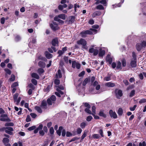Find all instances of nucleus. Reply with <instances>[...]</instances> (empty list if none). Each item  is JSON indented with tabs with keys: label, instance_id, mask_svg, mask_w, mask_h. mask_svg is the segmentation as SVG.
Returning <instances> with one entry per match:
<instances>
[{
	"label": "nucleus",
	"instance_id": "1",
	"mask_svg": "<svg viewBox=\"0 0 146 146\" xmlns=\"http://www.w3.org/2000/svg\"><path fill=\"white\" fill-rule=\"evenodd\" d=\"M97 33V30L93 29H90L89 30L83 31L80 33L81 36L83 38L87 36V35H92L96 34Z\"/></svg>",
	"mask_w": 146,
	"mask_h": 146
},
{
	"label": "nucleus",
	"instance_id": "2",
	"mask_svg": "<svg viewBox=\"0 0 146 146\" xmlns=\"http://www.w3.org/2000/svg\"><path fill=\"white\" fill-rule=\"evenodd\" d=\"M94 45H92V48H90L89 50V52L90 53H93L94 56H96L99 52V47H95Z\"/></svg>",
	"mask_w": 146,
	"mask_h": 146
},
{
	"label": "nucleus",
	"instance_id": "3",
	"mask_svg": "<svg viewBox=\"0 0 146 146\" xmlns=\"http://www.w3.org/2000/svg\"><path fill=\"white\" fill-rule=\"evenodd\" d=\"M0 131H5L6 133L10 135H12L13 134L12 131H13V129L12 127H3L0 129Z\"/></svg>",
	"mask_w": 146,
	"mask_h": 146
},
{
	"label": "nucleus",
	"instance_id": "4",
	"mask_svg": "<svg viewBox=\"0 0 146 146\" xmlns=\"http://www.w3.org/2000/svg\"><path fill=\"white\" fill-rule=\"evenodd\" d=\"M146 46V42L143 41L141 43H137L136 47L138 51H140L143 48Z\"/></svg>",
	"mask_w": 146,
	"mask_h": 146
},
{
	"label": "nucleus",
	"instance_id": "5",
	"mask_svg": "<svg viewBox=\"0 0 146 146\" xmlns=\"http://www.w3.org/2000/svg\"><path fill=\"white\" fill-rule=\"evenodd\" d=\"M77 44L79 45H81L82 46V48L85 49H87L86 46L87 42L83 38L81 39L80 40L77 41Z\"/></svg>",
	"mask_w": 146,
	"mask_h": 146
},
{
	"label": "nucleus",
	"instance_id": "6",
	"mask_svg": "<svg viewBox=\"0 0 146 146\" xmlns=\"http://www.w3.org/2000/svg\"><path fill=\"white\" fill-rule=\"evenodd\" d=\"M56 100V98L55 96H52L50 98H49L47 100V102L49 105H51L52 103H54Z\"/></svg>",
	"mask_w": 146,
	"mask_h": 146
},
{
	"label": "nucleus",
	"instance_id": "7",
	"mask_svg": "<svg viewBox=\"0 0 146 146\" xmlns=\"http://www.w3.org/2000/svg\"><path fill=\"white\" fill-rule=\"evenodd\" d=\"M115 96L117 98L119 99L122 96L123 93L122 91L118 89H116L115 90Z\"/></svg>",
	"mask_w": 146,
	"mask_h": 146
},
{
	"label": "nucleus",
	"instance_id": "8",
	"mask_svg": "<svg viewBox=\"0 0 146 146\" xmlns=\"http://www.w3.org/2000/svg\"><path fill=\"white\" fill-rule=\"evenodd\" d=\"M72 67L74 68H76L77 69H80V64L75 61H73L72 62Z\"/></svg>",
	"mask_w": 146,
	"mask_h": 146
},
{
	"label": "nucleus",
	"instance_id": "9",
	"mask_svg": "<svg viewBox=\"0 0 146 146\" xmlns=\"http://www.w3.org/2000/svg\"><path fill=\"white\" fill-rule=\"evenodd\" d=\"M50 27L54 31L58 30L59 28L57 23L54 22H53L52 23L50 24Z\"/></svg>",
	"mask_w": 146,
	"mask_h": 146
},
{
	"label": "nucleus",
	"instance_id": "10",
	"mask_svg": "<svg viewBox=\"0 0 146 146\" xmlns=\"http://www.w3.org/2000/svg\"><path fill=\"white\" fill-rule=\"evenodd\" d=\"M109 113L110 117L114 119L117 118V115L115 111H113L112 110H110L109 111Z\"/></svg>",
	"mask_w": 146,
	"mask_h": 146
},
{
	"label": "nucleus",
	"instance_id": "11",
	"mask_svg": "<svg viewBox=\"0 0 146 146\" xmlns=\"http://www.w3.org/2000/svg\"><path fill=\"white\" fill-rule=\"evenodd\" d=\"M113 58V56L110 54H108L106 58V61L108 62L110 64H111Z\"/></svg>",
	"mask_w": 146,
	"mask_h": 146
},
{
	"label": "nucleus",
	"instance_id": "12",
	"mask_svg": "<svg viewBox=\"0 0 146 146\" xmlns=\"http://www.w3.org/2000/svg\"><path fill=\"white\" fill-rule=\"evenodd\" d=\"M1 118L0 120L2 121H9L10 119L7 117V116L6 114H2L1 116Z\"/></svg>",
	"mask_w": 146,
	"mask_h": 146
},
{
	"label": "nucleus",
	"instance_id": "13",
	"mask_svg": "<svg viewBox=\"0 0 146 146\" xmlns=\"http://www.w3.org/2000/svg\"><path fill=\"white\" fill-rule=\"evenodd\" d=\"M99 50L98 53L99 56L100 57H102L105 55V51L101 48H99Z\"/></svg>",
	"mask_w": 146,
	"mask_h": 146
},
{
	"label": "nucleus",
	"instance_id": "14",
	"mask_svg": "<svg viewBox=\"0 0 146 146\" xmlns=\"http://www.w3.org/2000/svg\"><path fill=\"white\" fill-rule=\"evenodd\" d=\"M3 141L5 146H11L10 144L9 143V140L7 138H4Z\"/></svg>",
	"mask_w": 146,
	"mask_h": 146
},
{
	"label": "nucleus",
	"instance_id": "15",
	"mask_svg": "<svg viewBox=\"0 0 146 146\" xmlns=\"http://www.w3.org/2000/svg\"><path fill=\"white\" fill-rule=\"evenodd\" d=\"M130 64L132 68L135 67L137 66L136 60L131 59Z\"/></svg>",
	"mask_w": 146,
	"mask_h": 146
},
{
	"label": "nucleus",
	"instance_id": "16",
	"mask_svg": "<svg viewBox=\"0 0 146 146\" xmlns=\"http://www.w3.org/2000/svg\"><path fill=\"white\" fill-rule=\"evenodd\" d=\"M62 72H64V69L62 68L61 70L59 69L58 70V73L56 74V76L57 78H61L62 77Z\"/></svg>",
	"mask_w": 146,
	"mask_h": 146
},
{
	"label": "nucleus",
	"instance_id": "17",
	"mask_svg": "<svg viewBox=\"0 0 146 146\" xmlns=\"http://www.w3.org/2000/svg\"><path fill=\"white\" fill-rule=\"evenodd\" d=\"M58 41L57 38H54L53 39L52 42V44L53 46H57Z\"/></svg>",
	"mask_w": 146,
	"mask_h": 146
},
{
	"label": "nucleus",
	"instance_id": "18",
	"mask_svg": "<svg viewBox=\"0 0 146 146\" xmlns=\"http://www.w3.org/2000/svg\"><path fill=\"white\" fill-rule=\"evenodd\" d=\"M56 90L58 92H55V94L59 97H60V94L62 95L63 94V92L59 89L58 88H56Z\"/></svg>",
	"mask_w": 146,
	"mask_h": 146
},
{
	"label": "nucleus",
	"instance_id": "19",
	"mask_svg": "<svg viewBox=\"0 0 146 146\" xmlns=\"http://www.w3.org/2000/svg\"><path fill=\"white\" fill-rule=\"evenodd\" d=\"M101 13L100 11H97L94 12L92 14V17H94L96 16H99L101 15Z\"/></svg>",
	"mask_w": 146,
	"mask_h": 146
},
{
	"label": "nucleus",
	"instance_id": "20",
	"mask_svg": "<svg viewBox=\"0 0 146 146\" xmlns=\"http://www.w3.org/2000/svg\"><path fill=\"white\" fill-rule=\"evenodd\" d=\"M78 91L79 94L80 95H81L84 94V89L83 87H82L81 88H79L78 89Z\"/></svg>",
	"mask_w": 146,
	"mask_h": 146
},
{
	"label": "nucleus",
	"instance_id": "21",
	"mask_svg": "<svg viewBox=\"0 0 146 146\" xmlns=\"http://www.w3.org/2000/svg\"><path fill=\"white\" fill-rule=\"evenodd\" d=\"M105 85L106 86L109 87H113L115 86V84L114 83H111V82H108L106 83Z\"/></svg>",
	"mask_w": 146,
	"mask_h": 146
},
{
	"label": "nucleus",
	"instance_id": "22",
	"mask_svg": "<svg viewBox=\"0 0 146 146\" xmlns=\"http://www.w3.org/2000/svg\"><path fill=\"white\" fill-rule=\"evenodd\" d=\"M38 65L39 66L42 68H44L46 66L45 63L42 61H40L38 62Z\"/></svg>",
	"mask_w": 146,
	"mask_h": 146
},
{
	"label": "nucleus",
	"instance_id": "23",
	"mask_svg": "<svg viewBox=\"0 0 146 146\" xmlns=\"http://www.w3.org/2000/svg\"><path fill=\"white\" fill-rule=\"evenodd\" d=\"M45 54L46 57L48 59L51 58L52 57V55L47 51L45 52Z\"/></svg>",
	"mask_w": 146,
	"mask_h": 146
},
{
	"label": "nucleus",
	"instance_id": "24",
	"mask_svg": "<svg viewBox=\"0 0 146 146\" xmlns=\"http://www.w3.org/2000/svg\"><path fill=\"white\" fill-rule=\"evenodd\" d=\"M117 113L119 116H121L123 113V110L121 108H119L117 111Z\"/></svg>",
	"mask_w": 146,
	"mask_h": 146
},
{
	"label": "nucleus",
	"instance_id": "25",
	"mask_svg": "<svg viewBox=\"0 0 146 146\" xmlns=\"http://www.w3.org/2000/svg\"><path fill=\"white\" fill-rule=\"evenodd\" d=\"M124 1V0H121L120 2L118 4H115V5H113L112 6L113 7V8H114L115 7H120L121 5V4H122Z\"/></svg>",
	"mask_w": 146,
	"mask_h": 146
},
{
	"label": "nucleus",
	"instance_id": "26",
	"mask_svg": "<svg viewBox=\"0 0 146 146\" xmlns=\"http://www.w3.org/2000/svg\"><path fill=\"white\" fill-rule=\"evenodd\" d=\"M31 76L33 78H35L36 79H38L39 78V76L36 73H33L31 74Z\"/></svg>",
	"mask_w": 146,
	"mask_h": 146
},
{
	"label": "nucleus",
	"instance_id": "27",
	"mask_svg": "<svg viewBox=\"0 0 146 146\" xmlns=\"http://www.w3.org/2000/svg\"><path fill=\"white\" fill-rule=\"evenodd\" d=\"M63 129V127L62 126L59 127L58 130L56 131V133L59 136L61 135V132Z\"/></svg>",
	"mask_w": 146,
	"mask_h": 146
},
{
	"label": "nucleus",
	"instance_id": "28",
	"mask_svg": "<svg viewBox=\"0 0 146 146\" xmlns=\"http://www.w3.org/2000/svg\"><path fill=\"white\" fill-rule=\"evenodd\" d=\"M46 103L45 101L43 100L41 103V106L42 108H45L46 107Z\"/></svg>",
	"mask_w": 146,
	"mask_h": 146
},
{
	"label": "nucleus",
	"instance_id": "29",
	"mask_svg": "<svg viewBox=\"0 0 146 146\" xmlns=\"http://www.w3.org/2000/svg\"><path fill=\"white\" fill-rule=\"evenodd\" d=\"M21 39L20 36L19 35H16L15 36V40L16 41H19Z\"/></svg>",
	"mask_w": 146,
	"mask_h": 146
},
{
	"label": "nucleus",
	"instance_id": "30",
	"mask_svg": "<svg viewBox=\"0 0 146 146\" xmlns=\"http://www.w3.org/2000/svg\"><path fill=\"white\" fill-rule=\"evenodd\" d=\"M36 42V39L35 38H33L32 39V42H30L29 44V47L32 48H33L32 46H31V44L32 43H35Z\"/></svg>",
	"mask_w": 146,
	"mask_h": 146
},
{
	"label": "nucleus",
	"instance_id": "31",
	"mask_svg": "<svg viewBox=\"0 0 146 146\" xmlns=\"http://www.w3.org/2000/svg\"><path fill=\"white\" fill-rule=\"evenodd\" d=\"M96 9L98 10H104V7L101 5H98L96 7Z\"/></svg>",
	"mask_w": 146,
	"mask_h": 146
},
{
	"label": "nucleus",
	"instance_id": "32",
	"mask_svg": "<svg viewBox=\"0 0 146 146\" xmlns=\"http://www.w3.org/2000/svg\"><path fill=\"white\" fill-rule=\"evenodd\" d=\"M58 17L63 20L66 19V15L64 14H61L58 15Z\"/></svg>",
	"mask_w": 146,
	"mask_h": 146
},
{
	"label": "nucleus",
	"instance_id": "33",
	"mask_svg": "<svg viewBox=\"0 0 146 146\" xmlns=\"http://www.w3.org/2000/svg\"><path fill=\"white\" fill-rule=\"evenodd\" d=\"M116 68L117 69H119L120 70L121 69V63L119 61L117 62L116 66Z\"/></svg>",
	"mask_w": 146,
	"mask_h": 146
},
{
	"label": "nucleus",
	"instance_id": "34",
	"mask_svg": "<svg viewBox=\"0 0 146 146\" xmlns=\"http://www.w3.org/2000/svg\"><path fill=\"white\" fill-rule=\"evenodd\" d=\"M99 115L100 116L104 118H106V115L102 111H101L100 112Z\"/></svg>",
	"mask_w": 146,
	"mask_h": 146
},
{
	"label": "nucleus",
	"instance_id": "35",
	"mask_svg": "<svg viewBox=\"0 0 146 146\" xmlns=\"http://www.w3.org/2000/svg\"><path fill=\"white\" fill-rule=\"evenodd\" d=\"M35 109L39 113H41L42 112V110L40 107L38 106H36L35 108Z\"/></svg>",
	"mask_w": 146,
	"mask_h": 146
},
{
	"label": "nucleus",
	"instance_id": "36",
	"mask_svg": "<svg viewBox=\"0 0 146 146\" xmlns=\"http://www.w3.org/2000/svg\"><path fill=\"white\" fill-rule=\"evenodd\" d=\"M37 72L39 74H40L44 72V70L42 68H39Z\"/></svg>",
	"mask_w": 146,
	"mask_h": 146
},
{
	"label": "nucleus",
	"instance_id": "37",
	"mask_svg": "<svg viewBox=\"0 0 146 146\" xmlns=\"http://www.w3.org/2000/svg\"><path fill=\"white\" fill-rule=\"evenodd\" d=\"M82 129L80 128H78L76 129V132L77 134H80L82 131Z\"/></svg>",
	"mask_w": 146,
	"mask_h": 146
},
{
	"label": "nucleus",
	"instance_id": "38",
	"mask_svg": "<svg viewBox=\"0 0 146 146\" xmlns=\"http://www.w3.org/2000/svg\"><path fill=\"white\" fill-rule=\"evenodd\" d=\"M89 108H86L85 109V112L89 113V114H92L93 115H94V114L93 113H92L91 111L89 109Z\"/></svg>",
	"mask_w": 146,
	"mask_h": 146
},
{
	"label": "nucleus",
	"instance_id": "39",
	"mask_svg": "<svg viewBox=\"0 0 146 146\" xmlns=\"http://www.w3.org/2000/svg\"><path fill=\"white\" fill-rule=\"evenodd\" d=\"M70 20L69 21V23H72L74 21V17L73 16H70Z\"/></svg>",
	"mask_w": 146,
	"mask_h": 146
},
{
	"label": "nucleus",
	"instance_id": "40",
	"mask_svg": "<svg viewBox=\"0 0 146 146\" xmlns=\"http://www.w3.org/2000/svg\"><path fill=\"white\" fill-rule=\"evenodd\" d=\"M122 65L123 67H125L126 65V61L125 59H123L121 60Z\"/></svg>",
	"mask_w": 146,
	"mask_h": 146
},
{
	"label": "nucleus",
	"instance_id": "41",
	"mask_svg": "<svg viewBox=\"0 0 146 146\" xmlns=\"http://www.w3.org/2000/svg\"><path fill=\"white\" fill-rule=\"evenodd\" d=\"M100 3L103 4L104 6H106L107 2L106 0H102L100 1Z\"/></svg>",
	"mask_w": 146,
	"mask_h": 146
},
{
	"label": "nucleus",
	"instance_id": "42",
	"mask_svg": "<svg viewBox=\"0 0 146 146\" xmlns=\"http://www.w3.org/2000/svg\"><path fill=\"white\" fill-rule=\"evenodd\" d=\"M5 125L6 126H13L14 125V124L12 122L7 123H5Z\"/></svg>",
	"mask_w": 146,
	"mask_h": 146
},
{
	"label": "nucleus",
	"instance_id": "43",
	"mask_svg": "<svg viewBox=\"0 0 146 146\" xmlns=\"http://www.w3.org/2000/svg\"><path fill=\"white\" fill-rule=\"evenodd\" d=\"M79 139V138L77 137H74V138H72L71 140H70L69 141V142L70 143L72 141H74L76 140H78Z\"/></svg>",
	"mask_w": 146,
	"mask_h": 146
},
{
	"label": "nucleus",
	"instance_id": "44",
	"mask_svg": "<svg viewBox=\"0 0 146 146\" xmlns=\"http://www.w3.org/2000/svg\"><path fill=\"white\" fill-rule=\"evenodd\" d=\"M87 135V132L85 131L81 136V139L83 140Z\"/></svg>",
	"mask_w": 146,
	"mask_h": 146
},
{
	"label": "nucleus",
	"instance_id": "45",
	"mask_svg": "<svg viewBox=\"0 0 146 146\" xmlns=\"http://www.w3.org/2000/svg\"><path fill=\"white\" fill-rule=\"evenodd\" d=\"M21 100V98L19 97L17 99V100H16V101H15L14 102L17 105H18L20 102Z\"/></svg>",
	"mask_w": 146,
	"mask_h": 146
},
{
	"label": "nucleus",
	"instance_id": "46",
	"mask_svg": "<svg viewBox=\"0 0 146 146\" xmlns=\"http://www.w3.org/2000/svg\"><path fill=\"white\" fill-rule=\"evenodd\" d=\"M86 125V124L85 122H82L80 124V126L82 129H83L85 127Z\"/></svg>",
	"mask_w": 146,
	"mask_h": 146
},
{
	"label": "nucleus",
	"instance_id": "47",
	"mask_svg": "<svg viewBox=\"0 0 146 146\" xmlns=\"http://www.w3.org/2000/svg\"><path fill=\"white\" fill-rule=\"evenodd\" d=\"M95 139H98L100 138V136L98 134H94L92 136Z\"/></svg>",
	"mask_w": 146,
	"mask_h": 146
},
{
	"label": "nucleus",
	"instance_id": "48",
	"mask_svg": "<svg viewBox=\"0 0 146 146\" xmlns=\"http://www.w3.org/2000/svg\"><path fill=\"white\" fill-rule=\"evenodd\" d=\"M18 94L17 93L15 94L13 96V99L14 100V101H16V100L18 98Z\"/></svg>",
	"mask_w": 146,
	"mask_h": 146
},
{
	"label": "nucleus",
	"instance_id": "49",
	"mask_svg": "<svg viewBox=\"0 0 146 146\" xmlns=\"http://www.w3.org/2000/svg\"><path fill=\"white\" fill-rule=\"evenodd\" d=\"M93 118L92 117L91 115L88 116L86 118V120L88 121H90Z\"/></svg>",
	"mask_w": 146,
	"mask_h": 146
},
{
	"label": "nucleus",
	"instance_id": "50",
	"mask_svg": "<svg viewBox=\"0 0 146 146\" xmlns=\"http://www.w3.org/2000/svg\"><path fill=\"white\" fill-rule=\"evenodd\" d=\"M32 82L34 84V85H36L37 84V81L34 79H32L31 80Z\"/></svg>",
	"mask_w": 146,
	"mask_h": 146
},
{
	"label": "nucleus",
	"instance_id": "51",
	"mask_svg": "<svg viewBox=\"0 0 146 146\" xmlns=\"http://www.w3.org/2000/svg\"><path fill=\"white\" fill-rule=\"evenodd\" d=\"M139 146H146V143L145 141L140 142L139 144Z\"/></svg>",
	"mask_w": 146,
	"mask_h": 146
},
{
	"label": "nucleus",
	"instance_id": "52",
	"mask_svg": "<svg viewBox=\"0 0 146 146\" xmlns=\"http://www.w3.org/2000/svg\"><path fill=\"white\" fill-rule=\"evenodd\" d=\"M88 78H86L83 82V85L84 86L88 82Z\"/></svg>",
	"mask_w": 146,
	"mask_h": 146
},
{
	"label": "nucleus",
	"instance_id": "53",
	"mask_svg": "<svg viewBox=\"0 0 146 146\" xmlns=\"http://www.w3.org/2000/svg\"><path fill=\"white\" fill-rule=\"evenodd\" d=\"M15 79V77L14 75L12 74L11 76V77L10 79V80L11 81H13Z\"/></svg>",
	"mask_w": 146,
	"mask_h": 146
},
{
	"label": "nucleus",
	"instance_id": "54",
	"mask_svg": "<svg viewBox=\"0 0 146 146\" xmlns=\"http://www.w3.org/2000/svg\"><path fill=\"white\" fill-rule=\"evenodd\" d=\"M5 71L6 73L9 74H10L11 73V72L10 70L7 68H5Z\"/></svg>",
	"mask_w": 146,
	"mask_h": 146
},
{
	"label": "nucleus",
	"instance_id": "55",
	"mask_svg": "<svg viewBox=\"0 0 146 146\" xmlns=\"http://www.w3.org/2000/svg\"><path fill=\"white\" fill-rule=\"evenodd\" d=\"M36 128V126H33L29 127L28 128V130L29 131H31L34 130Z\"/></svg>",
	"mask_w": 146,
	"mask_h": 146
},
{
	"label": "nucleus",
	"instance_id": "56",
	"mask_svg": "<svg viewBox=\"0 0 146 146\" xmlns=\"http://www.w3.org/2000/svg\"><path fill=\"white\" fill-rule=\"evenodd\" d=\"M137 107L136 105H135L133 107H131L130 108V110L131 111H134Z\"/></svg>",
	"mask_w": 146,
	"mask_h": 146
},
{
	"label": "nucleus",
	"instance_id": "57",
	"mask_svg": "<svg viewBox=\"0 0 146 146\" xmlns=\"http://www.w3.org/2000/svg\"><path fill=\"white\" fill-rule=\"evenodd\" d=\"M26 121L27 122H29L31 121V119L30 116L29 115L27 116V118L26 119Z\"/></svg>",
	"mask_w": 146,
	"mask_h": 146
},
{
	"label": "nucleus",
	"instance_id": "58",
	"mask_svg": "<svg viewBox=\"0 0 146 146\" xmlns=\"http://www.w3.org/2000/svg\"><path fill=\"white\" fill-rule=\"evenodd\" d=\"M135 90H132L131 92L130 93L129 96L131 97H132L135 94Z\"/></svg>",
	"mask_w": 146,
	"mask_h": 146
},
{
	"label": "nucleus",
	"instance_id": "59",
	"mask_svg": "<svg viewBox=\"0 0 146 146\" xmlns=\"http://www.w3.org/2000/svg\"><path fill=\"white\" fill-rule=\"evenodd\" d=\"M49 131L50 133L51 134H52L54 133V130L53 129V127H51L50 128V130H49Z\"/></svg>",
	"mask_w": 146,
	"mask_h": 146
},
{
	"label": "nucleus",
	"instance_id": "60",
	"mask_svg": "<svg viewBox=\"0 0 146 146\" xmlns=\"http://www.w3.org/2000/svg\"><path fill=\"white\" fill-rule=\"evenodd\" d=\"M5 21V18L4 17H2L1 19V22L2 24H4Z\"/></svg>",
	"mask_w": 146,
	"mask_h": 146
},
{
	"label": "nucleus",
	"instance_id": "61",
	"mask_svg": "<svg viewBox=\"0 0 146 146\" xmlns=\"http://www.w3.org/2000/svg\"><path fill=\"white\" fill-rule=\"evenodd\" d=\"M60 81L59 80L56 79L54 81V83L56 85H58L60 83Z\"/></svg>",
	"mask_w": 146,
	"mask_h": 146
},
{
	"label": "nucleus",
	"instance_id": "62",
	"mask_svg": "<svg viewBox=\"0 0 146 146\" xmlns=\"http://www.w3.org/2000/svg\"><path fill=\"white\" fill-rule=\"evenodd\" d=\"M18 83L17 82H15L12 85V87L13 88H14L16 86H18Z\"/></svg>",
	"mask_w": 146,
	"mask_h": 146
},
{
	"label": "nucleus",
	"instance_id": "63",
	"mask_svg": "<svg viewBox=\"0 0 146 146\" xmlns=\"http://www.w3.org/2000/svg\"><path fill=\"white\" fill-rule=\"evenodd\" d=\"M145 102H146V99H141L139 102V103H144Z\"/></svg>",
	"mask_w": 146,
	"mask_h": 146
},
{
	"label": "nucleus",
	"instance_id": "64",
	"mask_svg": "<svg viewBox=\"0 0 146 146\" xmlns=\"http://www.w3.org/2000/svg\"><path fill=\"white\" fill-rule=\"evenodd\" d=\"M30 115L31 117L34 118H35L36 116V115L35 113H31L30 114Z\"/></svg>",
	"mask_w": 146,
	"mask_h": 146
}]
</instances>
